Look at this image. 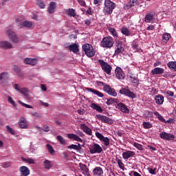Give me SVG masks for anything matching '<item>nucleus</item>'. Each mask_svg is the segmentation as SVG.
Segmentation results:
<instances>
[{
    "label": "nucleus",
    "instance_id": "11",
    "mask_svg": "<svg viewBox=\"0 0 176 176\" xmlns=\"http://www.w3.org/2000/svg\"><path fill=\"white\" fill-rule=\"evenodd\" d=\"M160 138L165 140L166 141H174L175 136L171 133H167V132H162L160 134Z\"/></svg>",
    "mask_w": 176,
    "mask_h": 176
},
{
    "label": "nucleus",
    "instance_id": "61",
    "mask_svg": "<svg viewBox=\"0 0 176 176\" xmlns=\"http://www.w3.org/2000/svg\"><path fill=\"white\" fill-rule=\"evenodd\" d=\"M101 2H102V0H94V3L96 6H100V5H101Z\"/></svg>",
    "mask_w": 176,
    "mask_h": 176
},
{
    "label": "nucleus",
    "instance_id": "46",
    "mask_svg": "<svg viewBox=\"0 0 176 176\" xmlns=\"http://www.w3.org/2000/svg\"><path fill=\"white\" fill-rule=\"evenodd\" d=\"M133 145V146H135V148H137V149H138L139 151H144V146H142L141 144L138 142H134Z\"/></svg>",
    "mask_w": 176,
    "mask_h": 176
},
{
    "label": "nucleus",
    "instance_id": "50",
    "mask_svg": "<svg viewBox=\"0 0 176 176\" xmlns=\"http://www.w3.org/2000/svg\"><path fill=\"white\" fill-rule=\"evenodd\" d=\"M154 115L157 117V118L159 119V120H160V122H166V120L164 119V118H163L162 115L159 113V112L157 111L154 112Z\"/></svg>",
    "mask_w": 176,
    "mask_h": 176
},
{
    "label": "nucleus",
    "instance_id": "12",
    "mask_svg": "<svg viewBox=\"0 0 176 176\" xmlns=\"http://www.w3.org/2000/svg\"><path fill=\"white\" fill-rule=\"evenodd\" d=\"M104 91L105 93H107L109 96H112V97H116L118 96V93L116 92V90L115 89L111 87L109 85H105L104 87H103Z\"/></svg>",
    "mask_w": 176,
    "mask_h": 176
},
{
    "label": "nucleus",
    "instance_id": "34",
    "mask_svg": "<svg viewBox=\"0 0 176 176\" xmlns=\"http://www.w3.org/2000/svg\"><path fill=\"white\" fill-rule=\"evenodd\" d=\"M43 166L45 170H50L51 168L53 167V164H52V161L49 160H45L43 162Z\"/></svg>",
    "mask_w": 176,
    "mask_h": 176
},
{
    "label": "nucleus",
    "instance_id": "6",
    "mask_svg": "<svg viewBox=\"0 0 176 176\" xmlns=\"http://www.w3.org/2000/svg\"><path fill=\"white\" fill-rule=\"evenodd\" d=\"M96 137H97L100 142H102L104 144V146H109V144H111V141L109 140V138L107 137H104L102 134H101L100 132L96 131Z\"/></svg>",
    "mask_w": 176,
    "mask_h": 176
},
{
    "label": "nucleus",
    "instance_id": "44",
    "mask_svg": "<svg viewBox=\"0 0 176 176\" xmlns=\"http://www.w3.org/2000/svg\"><path fill=\"white\" fill-rule=\"evenodd\" d=\"M36 3L41 9H45V8H46V5H45V3H43L42 0H36Z\"/></svg>",
    "mask_w": 176,
    "mask_h": 176
},
{
    "label": "nucleus",
    "instance_id": "64",
    "mask_svg": "<svg viewBox=\"0 0 176 176\" xmlns=\"http://www.w3.org/2000/svg\"><path fill=\"white\" fill-rule=\"evenodd\" d=\"M32 116L35 117L34 118L35 119L39 118V114H38V113H36V112L32 113Z\"/></svg>",
    "mask_w": 176,
    "mask_h": 176
},
{
    "label": "nucleus",
    "instance_id": "20",
    "mask_svg": "<svg viewBox=\"0 0 176 176\" xmlns=\"http://www.w3.org/2000/svg\"><path fill=\"white\" fill-rule=\"evenodd\" d=\"M19 173L21 176H28L30 175V169L28 167L23 166L19 168Z\"/></svg>",
    "mask_w": 176,
    "mask_h": 176
},
{
    "label": "nucleus",
    "instance_id": "19",
    "mask_svg": "<svg viewBox=\"0 0 176 176\" xmlns=\"http://www.w3.org/2000/svg\"><path fill=\"white\" fill-rule=\"evenodd\" d=\"M117 106L118 107V109L121 111V112H123V113H130V109L126 106V104L120 102L117 104Z\"/></svg>",
    "mask_w": 176,
    "mask_h": 176
},
{
    "label": "nucleus",
    "instance_id": "24",
    "mask_svg": "<svg viewBox=\"0 0 176 176\" xmlns=\"http://www.w3.org/2000/svg\"><path fill=\"white\" fill-rule=\"evenodd\" d=\"M152 75H163L164 74V69L161 67H155L151 70Z\"/></svg>",
    "mask_w": 176,
    "mask_h": 176
},
{
    "label": "nucleus",
    "instance_id": "1",
    "mask_svg": "<svg viewBox=\"0 0 176 176\" xmlns=\"http://www.w3.org/2000/svg\"><path fill=\"white\" fill-rule=\"evenodd\" d=\"M116 8V4L111 0H104L103 13L104 14H112L113 9Z\"/></svg>",
    "mask_w": 176,
    "mask_h": 176
},
{
    "label": "nucleus",
    "instance_id": "14",
    "mask_svg": "<svg viewBox=\"0 0 176 176\" xmlns=\"http://www.w3.org/2000/svg\"><path fill=\"white\" fill-rule=\"evenodd\" d=\"M96 118L103 123H107L109 124L113 123L112 119L101 114L96 115Z\"/></svg>",
    "mask_w": 176,
    "mask_h": 176
},
{
    "label": "nucleus",
    "instance_id": "28",
    "mask_svg": "<svg viewBox=\"0 0 176 176\" xmlns=\"http://www.w3.org/2000/svg\"><path fill=\"white\" fill-rule=\"evenodd\" d=\"M12 69H13V71L14 72V73L16 74V75L17 76H19V78H23V76H24V75L21 72V69H20V67L19 66L14 65L12 67Z\"/></svg>",
    "mask_w": 176,
    "mask_h": 176
},
{
    "label": "nucleus",
    "instance_id": "3",
    "mask_svg": "<svg viewBox=\"0 0 176 176\" xmlns=\"http://www.w3.org/2000/svg\"><path fill=\"white\" fill-rule=\"evenodd\" d=\"M113 43H115L113 38L109 36L102 38L100 42V46L102 47H105L106 49H111V47L113 46Z\"/></svg>",
    "mask_w": 176,
    "mask_h": 176
},
{
    "label": "nucleus",
    "instance_id": "9",
    "mask_svg": "<svg viewBox=\"0 0 176 176\" xmlns=\"http://www.w3.org/2000/svg\"><path fill=\"white\" fill-rule=\"evenodd\" d=\"M156 16V14L155 12H151L146 14L144 17V21L145 23H151L153 24V23H155L156 18L155 16Z\"/></svg>",
    "mask_w": 176,
    "mask_h": 176
},
{
    "label": "nucleus",
    "instance_id": "55",
    "mask_svg": "<svg viewBox=\"0 0 176 176\" xmlns=\"http://www.w3.org/2000/svg\"><path fill=\"white\" fill-rule=\"evenodd\" d=\"M8 74L7 72H3L1 74H0V80H1V79H6V78H8Z\"/></svg>",
    "mask_w": 176,
    "mask_h": 176
},
{
    "label": "nucleus",
    "instance_id": "25",
    "mask_svg": "<svg viewBox=\"0 0 176 176\" xmlns=\"http://www.w3.org/2000/svg\"><path fill=\"white\" fill-rule=\"evenodd\" d=\"M104 174V170L100 166H97L93 170V175L94 176H101Z\"/></svg>",
    "mask_w": 176,
    "mask_h": 176
},
{
    "label": "nucleus",
    "instance_id": "5",
    "mask_svg": "<svg viewBox=\"0 0 176 176\" xmlns=\"http://www.w3.org/2000/svg\"><path fill=\"white\" fill-rule=\"evenodd\" d=\"M6 34L12 43H19V36L13 30L10 29L7 30L6 32Z\"/></svg>",
    "mask_w": 176,
    "mask_h": 176
},
{
    "label": "nucleus",
    "instance_id": "31",
    "mask_svg": "<svg viewBox=\"0 0 176 176\" xmlns=\"http://www.w3.org/2000/svg\"><path fill=\"white\" fill-rule=\"evenodd\" d=\"M69 49L70 52H72L73 53H78V52H79V45L74 43L69 46Z\"/></svg>",
    "mask_w": 176,
    "mask_h": 176
},
{
    "label": "nucleus",
    "instance_id": "35",
    "mask_svg": "<svg viewBox=\"0 0 176 176\" xmlns=\"http://www.w3.org/2000/svg\"><path fill=\"white\" fill-rule=\"evenodd\" d=\"M90 107L91 108H92V109H95V111H97V112H99V113H102V108H101V106H99L96 103H91Z\"/></svg>",
    "mask_w": 176,
    "mask_h": 176
},
{
    "label": "nucleus",
    "instance_id": "32",
    "mask_svg": "<svg viewBox=\"0 0 176 176\" xmlns=\"http://www.w3.org/2000/svg\"><path fill=\"white\" fill-rule=\"evenodd\" d=\"M134 6H138V0H132L128 2V3L126 5V9H131V8H133Z\"/></svg>",
    "mask_w": 176,
    "mask_h": 176
},
{
    "label": "nucleus",
    "instance_id": "4",
    "mask_svg": "<svg viewBox=\"0 0 176 176\" xmlns=\"http://www.w3.org/2000/svg\"><path fill=\"white\" fill-rule=\"evenodd\" d=\"M98 63L102 69L105 72V74H107V75H111V72L112 71V66L109 65L108 63L104 62L102 59H99Z\"/></svg>",
    "mask_w": 176,
    "mask_h": 176
},
{
    "label": "nucleus",
    "instance_id": "37",
    "mask_svg": "<svg viewBox=\"0 0 176 176\" xmlns=\"http://www.w3.org/2000/svg\"><path fill=\"white\" fill-rule=\"evenodd\" d=\"M167 67L170 69H173L176 72V61H170L167 63Z\"/></svg>",
    "mask_w": 176,
    "mask_h": 176
},
{
    "label": "nucleus",
    "instance_id": "54",
    "mask_svg": "<svg viewBox=\"0 0 176 176\" xmlns=\"http://www.w3.org/2000/svg\"><path fill=\"white\" fill-rule=\"evenodd\" d=\"M18 102L19 104H21V105H22V107H25V108L32 109V106L25 104V103L21 102V100H18Z\"/></svg>",
    "mask_w": 176,
    "mask_h": 176
},
{
    "label": "nucleus",
    "instance_id": "60",
    "mask_svg": "<svg viewBox=\"0 0 176 176\" xmlns=\"http://www.w3.org/2000/svg\"><path fill=\"white\" fill-rule=\"evenodd\" d=\"M43 131H45V133H47V131H50V128H49V126L47 125H44L43 129H41Z\"/></svg>",
    "mask_w": 176,
    "mask_h": 176
},
{
    "label": "nucleus",
    "instance_id": "58",
    "mask_svg": "<svg viewBox=\"0 0 176 176\" xmlns=\"http://www.w3.org/2000/svg\"><path fill=\"white\" fill-rule=\"evenodd\" d=\"M6 129H7V131L8 133H10V134H14V130H13V129L10 128V126L7 125Z\"/></svg>",
    "mask_w": 176,
    "mask_h": 176
},
{
    "label": "nucleus",
    "instance_id": "21",
    "mask_svg": "<svg viewBox=\"0 0 176 176\" xmlns=\"http://www.w3.org/2000/svg\"><path fill=\"white\" fill-rule=\"evenodd\" d=\"M56 8H57V3L54 1L50 2L47 8L48 13L50 14H53V13L56 12Z\"/></svg>",
    "mask_w": 176,
    "mask_h": 176
},
{
    "label": "nucleus",
    "instance_id": "57",
    "mask_svg": "<svg viewBox=\"0 0 176 176\" xmlns=\"http://www.w3.org/2000/svg\"><path fill=\"white\" fill-rule=\"evenodd\" d=\"M2 167L3 168H8V167H10V166H12V164L10 162H3L2 164H1Z\"/></svg>",
    "mask_w": 176,
    "mask_h": 176
},
{
    "label": "nucleus",
    "instance_id": "51",
    "mask_svg": "<svg viewBox=\"0 0 176 176\" xmlns=\"http://www.w3.org/2000/svg\"><path fill=\"white\" fill-rule=\"evenodd\" d=\"M116 162L118 164L119 168L123 170V168H124V164H123V162H122V160L117 158Z\"/></svg>",
    "mask_w": 176,
    "mask_h": 176
},
{
    "label": "nucleus",
    "instance_id": "53",
    "mask_svg": "<svg viewBox=\"0 0 176 176\" xmlns=\"http://www.w3.org/2000/svg\"><path fill=\"white\" fill-rule=\"evenodd\" d=\"M19 93H21L23 96H28V89L27 88H22L20 89Z\"/></svg>",
    "mask_w": 176,
    "mask_h": 176
},
{
    "label": "nucleus",
    "instance_id": "48",
    "mask_svg": "<svg viewBox=\"0 0 176 176\" xmlns=\"http://www.w3.org/2000/svg\"><path fill=\"white\" fill-rule=\"evenodd\" d=\"M46 148L48 150V152L51 154V155H54V148H53V146H52V145H50V144L46 145Z\"/></svg>",
    "mask_w": 176,
    "mask_h": 176
},
{
    "label": "nucleus",
    "instance_id": "10",
    "mask_svg": "<svg viewBox=\"0 0 176 176\" xmlns=\"http://www.w3.org/2000/svg\"><path fill=\"white\" fill-rule=\"evenodd\" d=\"M120 94H123L124 96H126V97H129V98H137V95H135L133 92H131L130 90L126 88H122L120 90Z\"/></svg>",
    "mask_w": 176,
    "mask_h": 176
},
{
    "label": "nucleus",
    "instance_id": "59",
    "mask_svg": "<svg viewBox=\"0 0 176 176\" xmlns=\"http://www.w3.org/2000/svg\"><path fill=\"white\" fill-rule=\"evenodd\" d=\"M77 1L78 2L79 5H80V6H84V8H86V1L84 0H77Z\"/></svg>",
    "mask_w": 176,
    "mask_h": 176
},
{
    "label": "nucleus",
    "instance_id": "52",
    "mask_svg": "<svg viewBox=\"0 0 176 176\" xmlns=\"http://www.w3.org/2000/svg\"><path fill=\"white\" fill-rule=\"evenodd\" d=\"M8 101L10 104H12L13 107H17V104H16V102L13 100V98L10 96H8Z\"/></svg>",
    "mask_w": 176,
    "mask_h": 176
},
{
    "label": "nucleus",
    "instance_id": "63",
    "mask_svg": "<svg viewBox=\"0 0 176 176\" xmlns=\"http://www.w3.org/2000/svg\"><path fill=\"white\" fill-rule=\"evenodd\" d=\"M40 104H41V105H43V107H49V103L47 102H44L42 100H40Z\"/></svg>",
    "mask_w": 176,
    "mask_h": 176
},
{
    "label": "nucleus",
    "instance_id": "13",
    "mask_svg": "<svg viewBox=\"0 0 176 176\" xmlns=\"http://www.w3.org/2000/svg\"><path fill=\"white\" fill-rule=\"evenodd\" d=\"M0 49H3L4 50L13 49V45L8 41H0Z\"/></svg>",
    "mask_w": 176,
    "mask_h": 176
},
{
    "label": "nucleus",
    "instance_id": "18",
    "mask_svg": "<svg viewBox=\"0 0 176 176\" xmlns=\"http://www.w3.org/2000/svg\"><path fill=\"white\" fill-rule=\"evenodd\" d=\"M85 89L87 90V91H89V93H93V94H94L95 96H98V97H100V98H102V97H104V94L101 93L98 90L89 87L85 88Z\"/></svg>",
    "mask_w": 176,
    "mask_h": 176
},
{
    "label": "nucleus",
    "instance_id": "40",
    "mask_svg": "<svg viewBox=\"0 0 176 176\" xmlns=\"http://www.w3.org/2000/svg\"><path fill=\"white\" fill-rule=\"evenodd\" d=\"M108 30L110 34H111V35L113 36V38H118V32H116V30L115 28L109 27Z\"/></svg>",
    "mask_w": 176,
    "mask_h": 176
},
{
    "label": "nucleus",
    "instance_id": "45",
    "mask_svg": "<svg viewBox=\"0 0 176 176\" xmlns=\"http://www.w3.org/2000/svg\"><path fill=\"white\" fill-rule=\"evenodd\" d=\"M174 76H175V75L171 74V73H170L169 72H166L163 75V77L166 78L167 79L168 78L171 79L174 78Z\"/></svg>",
    "mask_w": 176,
    "mask_h": 176
},
{
    "label": "nucleus",
    "instance_id": "26",
    "mask_svg": "<svg viewBox=\"0 0 176 176\" xmlns=\"http://www.w3.org/2000/svg\"><path fill=\"white\" fill-rule=\"evenodd\" d=\"M155 101L157 105H163V102H164V96L162 95H157L155 97Z\"/></svg>",
    "mask_w": 176,
    "mask_h": 176
},
{
    "label": "nucleus",
    "instance_id": "49",
    "mask_svg": "<svg viewBox=\"0 0 176 176\" xmlns=\"http://www.w3.org/2000/svg\"><path fill=\"white\" fill-rule=\"evenodd\" d=\"M144 129H152V124L149 122H144L142 124Z\"/></svg>",
    "mask_w": 176,
    "mask_h": 176
},
{
    "label": "nucleus",
    "instance_id": "56",
    "mask_svg": "<svg viewBox=\"0 0 176 176\" xmlns=\"http://www.w3.org/2000/svg\"><path fill=\"white\" fill-rule=\"evenodd\" d=\"M148 171L150 173V174L155 175L156 174V168H152L151 167L148 168Z\"/></svg>",
    "mask_w": 176,
    "mask_h": 176
},
{
    "label": "nucleus",
    "instance_id": "39",
    "mask_svg": "<svg viewBox=\"0 0 176 176\" xmlns=\"http://www.w3.org/2000/svg\"><path fill=\"white\" fill-rule=\"evenodd\" d=\"M56 140L61 145H67V141H65V139H64L61 135H58L56 137Z\"/></svg>",
    "mask_w": 176,
    "mask_h": 176
},
{
    "label": "nucleus",
    "instance_id": "23",
    "mask_svg": "<svg viewBox=\"0 0 176 176\" xmlns=\"http://www.w3.org/2000/svg\"><path fill=\"white\" fill-rule=\"evenodd\" d=\"M79 167H80L83 175H85V176L89 175V169H88L87 166H86V164L80 163V164H79Z\"/></svg>",
    "mask_w": 176,
    "mask_h": 176
},
{
    "label": "nucleus",
    "instance_id": "29",
    "mask_svg": "<svg viewBox=\"0 0 176 176\" xmlns=\"http://www.w3.org/2000/svg\"><path fill=\"white\" fill-rule=\"evenodd\" d=\"M67 138L70 140H74V141H77L78 142H83V140L79 138L77 135L74 133L67 134Z\"/></svg>",
    "mask_w": 176,
    "mask_h": 176
},
{
    "label": "nucleus",
    "instance_id": "42",
    "mask_svg": "<svg viewBox=\"0 0 176 176\" xmlns=\"http://www.w3.org/2000/svg\"><path fill=\"white\" fill-rule=\"evenodd\" d=\"M69 149H74L75 151H80V144H72L67 147Z\"/></svg>",
    "mask_w": 176,
    "mask_h": 176
},
{
    "label": "nucleus",
    "instance_id": "15",
    "mask_svg": "<svg viewBox=\"0 0 176 176\" xmlns=\"http://www.w3.org/2000/svg\"><path fill=\"white\" fill-rule=\"evenodd\" d=\"M133 156H135V152L132 151L126 150L122 153V157L124 160H129L130 157H133Z\"/></svg>",
    "mask_w": 176,
    "mask_h": 176
},
{
    "label": "nucleus",
    "instance_id": "8",
    "mask_svg": "<svg viewBox=\"0 0 176 176\" xmlns=\"http://www.w3.org/2000/svg\"><path fill=\"white\" fill-rule=\"evenodd\" d=\"M124 52V48L122 45V42L120 41H117L116 42V50L114 52L115 56H119L120 54H122Z\"/></svg>",
    "mask_w": 176,
    "mask_h": 176
},
{
    "label": "nucleus",
    "instance_id": "33",
    "mask_svg": "<svg viewBox=\"0 0 176 176\" xmlns=\"http://www.w3.org/2000/svg\"><path fill=\"white\" fill-rule=\"evenodd\" d=\"M65 14L67 16H69L70 17H75L76 16V12L74 8L65 10Z\"/></svg>",
    "mask_w": 176,
    "mask_h": 176
},
{
    "label": "nucleus",
    "instance_id": "41",
    "mask_svg": "<svg viewBox=\"0 0 176 176\" xmlns=\"http://www.w3.org/2000/svg\"><path fill=\"white\" fill-rule=\"evenodd\" d=\"M118 103V99L116 98H109L107 100L106 104L107 105H112L113 104H117Z\"/></svg>",
    "mask_w": 176,
    "mask_h": 176
},
{
    "label": "nucleus",
    "instance_id": "36",
    "mask_svg": "<svg viewBox=\"0 0 176 176\" xmlns=\"http://www.w3.org/2000/svg\"><path fill=\"white\" fill-rule=\"evenodd\" d=\"M23 27H26V28H32L34 27V23L32 21H24L21 25V28Z\"/></svg>",
    "mask_w": 176,
    "mask_h": 176
},
{
    "label": "nucleus",
    "instance_id": "22",
    "mask_svg": "<svg viewBox=\"0 0 176 176\" xmlns=\"http://www.w3.org/2000/svg\"><path fill=\"white\" fill-rule=\"evenodd\" d=\"M18 124L21 129H27L28 127V122H27V120L23 117L19 118Z\"/></svg>",
    "mask_w": 176,
    "mask_h": 176
},
{
    "label": "nucleus",
    "instance_id": "17",
    "mask_svg": "<svg viewBox=\"0 0 176 176\" xmlns=\"http://www.w3.org/2000/svg\"><path fill=\"white\" fill-rule=\"evenodd\" d=\"M115 74L117 79H124V73L120 67H116L115 70Z\"/></svg>",
    "mask_w": 176,
    "mask_h": 176
},
{
    "label": "nucleus",
    "instance_id": "7",
    "mask_svg": "<svg viewBox=\"0 0 176 176\" xmlns=\"http://www.w3.org/2000/svg\"><path fill=\"white\" fill-rule=\"evenodd\" d=\"M89 152L91 155L101 153V152H102V147L97 143H94L93 145L89 147Z\"/></svg>",
    "mask_w": 176,
    "mask_h": 176
},
{
    "label": "nucleus",
    "instance_id": "43",
    "mask_svg": "<svg viewBox=\"0 0 176 176\" xmlns=\"http://www.w3.org/2000/svg\"><path fill=\"white\" fill-rule=\"evenodd\" d=\"M129 78L132 82V83H134L137 86H138V78L137 76H134L133 75L129 76Z\"/></svg>",
    "mask_w": 176,
    "mask_h": 176
},
{
    "label": "nucleus",
    "instance_id": "38",
    "mask_svg": "<svg viewBox=\"0 0 176 176\" xmlns=\"http://www.w3.org/2000/svg\"><path fill=\"white\" fill-rule=\"evenodd\" d=\"M121 32L123 34V35H126V36H130V35H131V33L126 27H122L121 28Z\"/></svg>",
    "mask_w": 176,
    "mask_h": 176
},
{
    "label": "nucleus",
    "instance_id": "30",
    "mask_svg": "<svg viewBox=\"0 0 176 176\" xmlns=\"http://www.w3.org/2000/svg\"><path fill=\"white\" fill-rule=\"evenodd\" d=\"M80 129L84 131V133H86L88 135H91V129L89 128L86 124H80Z\"/></svg>",
    "mask_w": 176,
    "mask_h": 176
},
{
    "label": "nucleus",
    "instance_id": "2",
    "mask_svg": "<svg viewBox=\"0 0 176 176\" xmlns=\"http://www.w3.org/2000/svg\"><path fill=\"white\" fill-rule=\"evenodd\" d=\"M82 50L87 57H94L96 56V50L93 48V45L89 43L82 45Z\"/></svg>",
    "mask_w": 176,
    "mask_h": 176
},
{
    "label": "nucleus",
    "instance_id": "27",
    "mask_svg": "<svg viewBox=\"0 0 176 176\" xmlns=\"http://www.w3.org/2000/svg\"><path fill=\"white\" fill-rule=\"evenodd\" d=\"M170 38H171V34L169 33H164L162 34V45H166L168 41H170Z\"/></svg>",
    "mask_w": 176,
    "mask_h": 176
},
{
    "label": "nucleus",
    "instance_id": "47",
    "mask_svg": "<svg viewBox=\"0 0 176 176\" xmlns=\"http://www.w3.org/2000/svg\"><path fill=\"white\" fill-rule=\"evenodd\" d=\"M22 160L26 163H29V164H35V161L32 158H22Z\"/></svg>",
    "mask_w": 176,
    "mask_h": 176
},
{
    "label": "nucleus",
    "instance_id": "16",
    "mask_svg": "<svg viewBox=\"0 0 176 176\" xmlns=\"http://www.w3.org/2000/svg\"><path fill=\"white\" fill-rule=\"evenodd\" d=\"M24 64H27L28 65H36L38 64V60L36 58H25L23 60Z\"/></svg>",
    "mask_w": 176,
    "mask_h": 176
},
{
    "label": "nucleus",
    "instance_id": "62",
    "mask_svg": "<svg viewBox=\"0 0 176 176\" xmlns=\"http://www.w3.org/2000/svg\"><path fill=\"white\" fill-rule=\"evenodd\" d=\"M166 96L168 97H173L174 96V92H173L172 91H166Z\"/></svg>",
    "mask_w": 176,
    "mask_h": 176
}]
</instances>
